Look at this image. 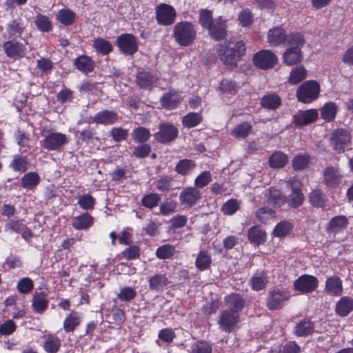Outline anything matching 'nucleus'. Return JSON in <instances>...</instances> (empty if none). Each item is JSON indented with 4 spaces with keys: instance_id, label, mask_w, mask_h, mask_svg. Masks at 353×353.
<instances>
[{
    "instance_id": "obj_1",
    "label": "nucleus",
    "mask_w": 353,
    "mask_h": 353,
    "mask_svg": "<svg viewBox=\"0 0 353 353\" xmlns=\"http://www.w3.org/2000/svg\"><path fill=\"white\" fill-rule=\"evenodd\" d=\"M288 44L290 46L283 53V63L288 66L294 65L301 63L303 59L301 48L305 44L303 34L300 32L290 34Z\"/></svg>"
},
{
    "instance_id": "obj_2",
    "label": "nucleus",
    "mask_w": 353,
    "mask_h": 353,
    "mask_svg": "<svg viewBox=\"0 0 353 353\" xmlns=\"http://www.w3.org/2000/svg\"><path fill=\"white\" fill-rule=\"evenodd\" d=\"M245 51V47L242 41H230L219 46L218 54L225 65L234 67L236 65Z\"/></svg>"
},
{
    "instance_id": "obj_3",
    "label": "nucleus",
    "mask_w": 353,
    "mask_h": 353,
    "mask_svg": "<svg viewBox=\"0 0 353 353\" xmlns=\"http://www.w3.org/2000/svg\"><path fill=\"white\" fill-rule=\"evenodd\" d=\"M172 37L175 42L181 47L192 45L197 37L196 26L189 21H183L174 25Z\"/></svg>"
},
{
    "instance_id": "obj_4",
    "label": "nucleus",
    "mask_w": 353,
    "mask_h": 353,
    "mask_svg": "<svg viewBox=\"0 0 353 353\" xmlns=\"http://www.w3.org/2000/svg\"><path fill=\"white\" fill-rule=\"evenodd\" d=\"M320 90V85L316 81L308 80L298 88L296 98L300 102L310 103L318 99Z\"/></svg>"
},
{
    "instance_id": "obj_5",
    "label": "nucleus",
    "mask_w": 353,
    "mask_h": 353,
    "mask_svg": "<svg viewBox=\"0 0 353 353\" xmlns=\"http://www.w3.org/2000/svg\"><path fill=\"white\" fill-rule=\"evenodd\" d=\"M287 186L291 192L286 197V203L292 208L300 206L304 201L301 182L297 179L292 178L288 181Z\"/></svg>"
},
{
    "instance_id": "obj_6",
    "label": "nucleus",
    "mask_w": 353,
    "mask_h": 353,
    "mask_svg": "<svg viewBox=\"0 0 353 353\" xmlns=\"http://www.w3.org/2000/svg\"><path fill=\"white\" fill-rule=\"evenodd\" d=\"M277 62L275 54L270 50H262L253 56V63L256 67L261 70L272 68Z\"/></svg>"
},
{
    "instance_id": "obj_7",
    "label": "nucleus",
    "mask_w": 353,
    "mask_h": 353,
    "mask_svg": "<svg viewBox=\"0 0 353 353\" xmlns=\"http://www.w3.org/2000/svg\"><path fill=\"white\" fill-rule=\"evenodd\" d=\"M290 293L284 288H276L271 291L267 299V306L271 310L281 308L289 300Z\"/></svg>"
},
{
    "instance_id": "obj_8",
    "label": "nucleus",
    "mask_w": 353,
    "mask_h": 353,
    "mask_svg": "<svg viewBox=\"0 0 353 353\" xmlns=\"http://www.w3.org/2000/svg\"><path fill=\"white\" fill-rule=\"evenodd\" d=\"M68 139L65 134L52 132L46 135L41 141L42 148L48 150H57L68 143Z\"/></svg>"
},
{
    "instance_id": "obj_9",
    "label": "nucleus",
    "mask_w": 353,
    "mask_h": 353,
    "mask_svg": "<svg viewBox=\"0 0 353 353\" xmlns=\"http://www.w3.org/2000/svg\"><path fill=\"white\" fill-rule=\"evenodd\" d=\"M239 322V314L225 310L219 316L218 324L222 331L230 332L237 327Z\"/></svg>"
},
{
    "instance_id": "obj_10",
    "label": "nucleus",
    "mask_w": 353,
    "mask_h": 353,
    "mask_svg": "<svg viewBox=\"0 0 353 353\" xmlns=\"http://www.w3.org/2000/svg\"><path fill=\"white\" fill-rule=\"evenodd\" d=\"M319 285L316 277L310 274L299 276L294 283V289L303 294L314 292Z\"/></svg>"
},
{
    "instance_id": "obj_11",
    "label": "nucleus",
    "mask_w": 353,
    "mask_h": 353,
    "mask_svg": "<svg viewBox=\"0 0 353 353\" xmlns=\"http://www.w3.org/2000/svg\"><path fill=\"white\" fill-rule=\"evenodd\" d=\"M351 143L350 134L343 130H338L332 134L330 144L339 152H344Z\"/></svg>"
},
{
    "instance_id": "obj_12",
    "label": "nucleus",
    "mask_w": 353,
    "mask_h": 353,
    "mask_svg": "<svg viewBox=\"0 0 353 353\" xmlns=\"http://www.w3.org/2000/svg\"><path fill=\"white\" fill-rule=\"evenodd\" d=\"M3 49L6 56L13 59H21L26 54L25 46L14 39L6 41L3 44Z\"/></svg>"
},
{
    "instance_id": "obj_13",
    "label": "nucleus",
    "mask_w": 353,
    "mask_h": 353,
    "mask_svg": "<svg viewBox=\"0 0 353 353\" xmlns=\"http://www.w3.org/2000/svg\"><path fill=\"white\" fill-rule=\"evenodd\" d=\"M177 135V128L170 123H165L160 125L159 130L154 137L158 142L164 143L173 141Z\"/></svg>"
},
{
    "instance_id": "obj_14",
    "label": "nucleus",
    "mask_w": 353,
    "mask_h": 353,
    "mask_svg": "<svg viewBox=\"0 0 353 353\" xmlns=\"http://www.w3.org/2000/svg\"><path fill=\"white\" fill-rule=\"evenodd\" d=\"M117 46L125 54L131 55L137 51V43L134 37L130 34H121L117 38Z\"/></svg>"
},
{
    "instance_id": "obj_15",
    "label": "nucleus",
    "mask_w": 353,
    "mask_h": 353,
    "mask_svg": "<svg viewBox=\"0 0 353 353\" xmlns=\"http://www.w3.org/2000/svg\"><path fill=\"white\" fill-rule=\"evenodd\" d=\"M175 17V10L171 6L163 4L157 10V19L161 25H170L174 22Z\"/></svg>"
},
{
    "instance_id": "obj_16",
    "label": "nucleus",
    "mask_w": 353,
    "mask_h": 353,
    "mask_svg": "<svg viewBox=\"0 0 353 353\" xmlns=\"http://www.w3.org/2000/svg\"><path fill=\"white\" fill-rule=\"evenodd\" d=\"M289 37L290 34L287 35L285 30L280 26L270 29L267 36L268 42L272 47L279 46L285 42L288 43Z\"/></svg>"
},
{
    "instance_id": "obj_17",
    "label": "nucleus",
    "mask_w": 353,
    "mask_h": 353,
    "mask_svg": "<svg viewBox=\"0 0 353 353\" xmlns=\"http://www.w3.org/2000/svg\"><path fill=\"white\" fill-rule=\"evenodd\" d=\"M343 175L338 168L329 166L325 168L323 174V181L330 188L338 186L343 180Z\"/></svg>"
},
{
    "instance_id": "obj_18",
    "label": "nucleus",
    "mask_w": 353,
    "mask_h": 353,
    "mask_svg": "<svg viewBox=\"0 0 353 353\" xmlns=\"http://www.w3.org/2000/svg\"><path fill=\"white\" fill-rule=\"evenodd\" d=\"M200 198V192L196 188L192 187L183 189L179 195L181 203L185 207H192Z\"/></svg>"
},
{
    "instance_id": "obj_19",
    "label": "nucleus",
    "mask_w": 353,
    "mask_h": 353,
    "mask_svg": "<svg viewBox=\"0 0 353 353\" xmlns=\"http://www.w3.org/2000/svg\"><path fill=\"white\" fill-rule=\"evenodd\" d=\"M348 219L345 216H336L333 217L327 226L329 234L335 236L343 232L347 227Z\"/></svg>"
},
{
    "instance_id": "obj_20",
    "label": "nucleus",
    "mask_w": 353,
    "mask_h": 353,
    "mask_svg": "<svg viewBox=\"0 0 353 353\" xmlns=\"http://www.w3.org/2000/svg\"><path fill=\"white\" fill-rule=\"evenodd\" d=\"M319 116L316 109L299 111L293 117L294 122L298 125H306L314 122Z\"/></svg>"
},
{
    "instance_id": "obj_21",
    "label": "nucleus",
    "mask_w": 353,
    "mask_h": 353,
    "mask_svg": "<svg viewBox=\"0 0 353 353\" xmlns=\"http://www.w3.org/2000/svg\"><path fill=\"white\" fill-rule=\"evenodd\" d=\"M118 114L113 110H103L91 118L92 122L102 125H111L117 121Z\"/></svg>"
},
{
    "instance_id": "obj_22",
    "label": "nucleus",
    "mask_w": 353,
    "mask_h": 353,
    "mask_svg": "<svg viewBox=\"0 0 353 353\" xmlns=\"http://www.w3.org/2000/svg\"><path fill=\"white\" fill-rule=\"evenodd\" d=\"M61 345V340L54 334L43 336V348L47 353H57Z\"/></svg>"
},
{
    "instance_id": "obj_23",
    "label": "nucleus",
    "mask_w": 353,
    "mask_h": 353,
    "mask_svg": "<svg viewBox=\"0 0 353 353\" xmlns=\"http://www.w3.org/2000/svg\"><path fill=\"white\" fill-rule=\"evenodd\" d=\"M48 303V294L45 292L34 293L32 300V307L35 312L43 313L47 309Z\"/></svg>"
},
{
    "instance_id": "obj_24",
    "label": "nucleus",
    "mask_w": 353,
    "mask_h": 353,
    "mask_svg": "<svg viewBox=\"0 0 353 353\" xmlns=\"http://www.w3.org/2000/svg\"><path fill=\"white\" fill-rule=\"evenodd\" d=\"M343 283L338 276H331L327 279L325 282V292L332 296H339L343 292Z\"/></svg>"
},
{
    "instance_id": "obj_25",
    "label": "nucleus",
    "mask_w": 353,
    "mask_h": 353,
    "mask_svg": "<svg viewBox=\"0 0 353 353\" xmlns=\"http://www.w3.org/2000/svg\"><path fill=\"white\" fill-rule=\"evenodd\" d=\"M181 101L182 97L178 92L170 91L162 96L161 103L163 108L172 110L176 108Z\"/></svg>"
},
{
    "instance_id": "obj_26",
    "label": "nucleus",
    "mask_w": 353,
    "mask_h": 353,
    "mask_svg": "<svg viewBox=\"0 0 353 353\" xmlns=\"http://www.w3.org/2000/svg\"><path fill=\"white\" fill-rule=\"evenodd\" d=\"M225 21L220 17L216 19L214 23L208 28L210 36L215 40H221L226 34Z\"/></svg>"
},
{
    "instance_id": "obj_27",
    "label": "nucleus",
    "mask_w": 353,
    "mask_h": 353,
    "mask_svg": "<svg viewBox=\"0 0 353 353\" xmlns=\"http://www.w3.org/2000/svg\"><path fill=\"white\" fill-rule=\"evenodd\" d=\"M352 311H353V299L350 296H343L336 303L335 312L340 316H346Z\"/></svg>"
},
{
    "instance_id": "obj_28",
    "label": "nucleus",
    "mask_w": 353,
    "mask_h": 353,
    "mask_svg": "<svg viewBox=\"0 0 353 353\" xmlns=\"http://www.w3.org/2000/svg\"><path fill=\"white\" fill-rule=\"evenodd\" d=\"M225 301L229 308L228 310L235 312L237 314L243 308L245 304L244 300L238 294H232L225 296Z\"/></svg>"
},
{
    "instance_id": "obj_29",
    "label": "nucleus",
    "mask_w": 353,
    "mask_h": 353,
    "mask_svg": "<svg viewBox=\"0 0 353 353\" xmlns=\"http://www.w3.org/2000/svg\"><path fill=\"white\" fill-rule=\"evenodd\" d=\"M307 72L303 65L294 67L289 74L288 81L291 85H296L307 77Z\"/></svg>"
},
{
    "instance_id": "obj_30",
    "label": "nucleus",
    "mask_w": 353,
    "mask_h": 353,
    "mask_svg": "<svg viewBox=\"0 0 353 353\" xmlns=\"http://www.w3.org/2000/svg\"><path fill=\"white\" fill-rule=\"evenodd\" d=\"M158 78L145 71L139 72L137 75V83L141 88H152L157 81Z\"/></svg>"
},
{
    "instance_id": "obj_31",
    "label": "nucleus",
    "mask_w": 353,
    "mask_h": 353,
    "mask_svg": "<svg viewBox=\"0 0 353 353\" xmlns=\"http://www.w3.org/2000/svg\"><path fill=\"white\" fill-rule=\"evenodd\" d=\"M93 224V218L88 213H83L72 220V225L77 230H86Z\"/></svg>"
},
{
    "instance_id": "obj_32",
    "label": "nucleus",
    "mask_w": 353,
    "mask_h": 353,
    "mask_svg": "<svg viewBox=\"0 0 353 353\" xmlns=\"http://www.w3.org/2000/svg\"><path fill=\"white\" fill-rule=\"evenodd\" d=\"M76 68L83 73H88L93 70L94 63L92 60L87 56H79L74 60Z\"/></svg>"
},
{
    "instance_id": "obj_33",
    "label": "nucleus",
    "mask_w": 353,
    "mask_h": 353,
    "mask_svg": "<svg viewBox=\"0 0 353 353\" xmlns=\"http://www.w3.org/2000/svg\"><path fill=\"white\" fill-rule=\"evenodd\" d=\"M81 323V316L76 312H72L65 319L63 327L66 332H73Z\"/></svg>"
},
{
    "instance_id": "obj_34",
    "label": "nucleus",
    "mask_w": 353,
    "mask_h": 353,
    "mask_svg": "<svg viewBox=\"0 0 353 353\" xmlns=\"http://www.w3.org/2000/svg\"><path fill=\"white\" fill-rule=\"evenodd\" d=\"M288 161V157L281 152H276L273 153L269 159V164L271 168H281L284 167Z\"/></svg>"
},
{
    "instance_id": "obj_35",
    "label": "nucleus",
    "mask_w": 353,
    "mask_h": 353,
    "mask_svg": "<svg viewBox=\"0 0 353 353\" xmlns=\"http://www.w3.org/2000/svg\"><path fill=\"white\" fill-rule=\"evenodd\" d=\"M252 128V125L250 123L243 122L234 128L231 134L236 139H244L250 133Z\"/></svg>"
},
{
    "instance_id": "obj_36",
    "label": "nucleus",
    "mask_w": 353,
    "mask_h": 353,
    "mask_svg": "<svg viewBox=\"0 0 353 353\" xmlns=\"http://www.w3.org/2000/svg\"><path fill=\"white\" fill-rule=\"evenodd\" d=\"M268 283L266 274L263 272H257L250 280V285L254 290L259 291L263 289Z\"/></svg>"
},
{
    "instance_id": "obj_37",
    "label": "nucleus",
    "mask_w": 353,
    "mask_h": 353,
    "mask_svg": "<svg viewBox=\"0 0 353 353\" xmlns=\"http://www.w3.org/2000/svg\"><path fill=\"white\" fill-rule=\"evenodd\" d=\"M261 106L269 110H275L281 105L280 98L273 94L265 95L261 101Z\"/></svg>"
},
{
    "instance_id": "obj_38",
    "label": "nucleus",
    "mask_w": 353,
    "mask_h": 353,
    "mask_svg": "<svg viewBox=\"0 0 353 353\" xmlns=\"http://www.w3.org/2000/svg\"><path fill=\"white\" fill-rule=\"evenodd\" d=\"M266 234L257 226L252 227L248 231V239L251 242L261 244L265 241Z\"/></svg>"
},
{
    "instance_id": "obj_39",
    "label": "nucleus",
    "mask_w": 353,
    "mask_h": 353,
    "mask_svg": "<svg viewBox=\"0 0 353 353\" xmlns=\"http://www.w3.org/2000/svg\"><path fill=\"white\" fill-rule=\"evenodd\" d=\"M314 326L310 321H301L294 328L297 336H306L313 332Z\"/></svg>"
},
{
    "instance_id": "obj_40",
    "label": "nucleus",
    "mask_w": 353,
    "mask_h": 353,
    "mask_svg": "<svg viewBox=\"0 0 353 353\" xmlns=\"http://www.w3.org/2000/svg\"><path fill=\"white\" fill-rule=\"evenodd\" d=\"M337 106L334 103L330 102L325 103L321 109V117L326 121H332L336 114Z\"/></svg>"
},
{
    "instance_id": "obj_41",
    "label": "nucleus",
    "mask_w": 353,
    "mask_h": 353,
    "mask_svg": "<svg viewBox=\"0 0 353 353\" xmlns=\"http://www.w3.org/2000/svg\"><path fill=\"white\" fill-rule=\"evenodd\" d=\"M24 27L23 24L17 20H13L10 22L6 28L9 38L20 37L23 32Z\"/></svg>"
},
{
    "instance_id": "obj_42",
    "label": "nucleus",
    "mask_w": 353,
    "mask_h": 353,
    "mask_svg": "<svg viewBox=\"0 0 353 353\" xmlns=\"http://www.w3.org/2000/svg\"><path fill=\"white\" fill-rule=\"evenodd\" d=\"M212 263L210 254L206 251H201L196 259V267L200 270L209 268Z\"/></svg>"
},
{
    "instance_id": "obj_43",
    "label": "nucleus",
    "mask_w": 353,
    "mask_h": 353,
    "mask_svg": "<svg viewBox=\"0 0 353 353\" xmlns=\"http://www.w3.org/2000/svg\"><path fill=\"white\" fill-rule=\"evenodd\" d=\"M76 14L74 12L70 9H61L59 11L57 19L65 26H69L72 24L75 19Z\"/></svg>"
},
{
    "instance_id": "obj_44",
    "label": "nucleus",
    "mask_w": 353,
    "mask_h": 353,
    "mask_svg": "<svg viewBox=\"0 0 353 353\" xmlns=\"http://www.w3.org/2000/svg\"><path fill=\"white\" fill-rule=\"evenodd\" d=\"M168 283L167 277L164 274H155L149 281L150 289L159 291Z\"/></svg>"
},
{
    "instance_id": "obj_45",
    "label": "nucleus",
    "mask_w": 353,
    "mask_h": 353,
    "mask_svg": "<svg viewBox=\"0 0 353 353\" xmlns=\"http://www.w3.org/2000/svg\"><path fill=\"white\" fill-rule=\"evenodd\" d=\"M268 201L275 206H281L286 203V196L282 195L281 192L276 189L269 190Z\"/></svg>"
},
{
    "instance_id": "obj_46",
    "label": "nucleus",
    "mask_w": 353,
    "mask_h": 353,
    "mask_svg": "<svg viewBox=\"0 0 353 353\" xmlns=\"http://www.w3.org/2000/svg\"><path fill=\"white\" fill-rule=\"evenodd\" d=\"M276 216V212L272 209L266 207L260 208L256 212V217L257 219L263 223H266L270 220L274 219Z\"/></svg>"
},
{
    "instance_id": "obj_47",
    "label": "nucleus",
    "mask_w": 353,
    "mask_h": 353,
    "mask_svg": "<svg viewBox=\"0 0 353 353\" xmlns=\"http://www.w3.org/2000/svg\"><path fill=\"white\" fill-rule=\"evenodd\" d=\"M292 230V225L287 221H283L279 223L273 230L274 236L283 237L286 236Z\"/></svg>"
},
{
    "instance_id": "obj_48",
    "label": "nucleus",
    "mask_w": 353,
    "mask_h": 353,
    "mask_svg": "<svg viewBox=\"0 0 353 353\" xmlns=\"http://www.w3.org/2000/svg\"><path fill=\"white\" fill-rule=\"evenodd\" d=\"M93 46L97 52L103 54H108L112 50L111 43L108 41L101 38L94 39Z\"/></svg>"
},
{
    "instance_id": "obj_49",
    "label": "nucleus",
    "mask_w": 353,
    "mask_h": 353,
    "mask_svg": "<svg viewBox=\"0 0 353 353\" xmlns=\"http://www.w3.org/2000/svg\"><path fill=\"white\" fill-rule=\"evenodd\" d=\"M311 204L316 208L324 206L325 199V195L321 190H314L309 195Z\"/></svg>"
},
{
    "instance_id": "obj_50",
    "label": "nucleus",
    "mask_w": 353,
    "mask_h": 353,
    "mask_svg": "<svg viewBox=\"0 0 353 353\" xmlns=\"http://www.w3.org/2000/svg\"><path fill=\"white\" fill-rule=\"evenodd\" d=\"M37 28L41 32H48L52 28V25L50 19L44 15L39 14L34 20Z\"/></svg>"
},
{
    "instance_id": "obj_51",
    "label": "nucleus",
    "mask_w": 353,
    "mask_h": 353,
    "mask_svg": "<svg viewBox=\"0 0 353 353\" xmlns=\"http://www.w3.org/2000/svg\"><path fill=\"white\" fill-rule=\"evenodd\" d=\"M212 347L205 341H199L191 345L190 353H212Z\"/></svg>"
},
{
    "instance_id": "obj_52",
    "label": "nucleus",
    "mask_w": 353,
    "mask_h": 353,
    "mask_svg": "<svg viewBox=\"0 0 353 353\" xmlns=\"http://www.w3.org/2000/svg\"><path fill=\"white\" fill-rule=\"evenodd\" d=\"M150 132L149 130L139 127L133 130L132 133V137L135 142L143 143L148 140L150 137Z\"/></svg>"
},
{
    "instance_id": "obj_53",
    "label": "nucleus",
    "mask_w": 353,
    "mask_h": 353,
    "mask_svg": "<svg viewBox=\"0 0 353 353\" xmlns=\"http://www.w3.org/2000/svg\"><path fill=\"white\" fill-rule=\"evenodd\" d=\"M137 296V292L134 288L123 287L120 289L119 292L117 294V298L125 302H129L133 300Z\"/></svg>"
},
{
    "instance_id": "obj_54",
    "label": "nucleus",
    "mask_w": 353,
    "mask_h": 353,
    "mask_svg": "<svg viewBox=\"0 0 353 353\" xmlns=\"http://www.w3.org/2000/svg\"><path fill=\"white\" fill-rule=\"evenodd\" d=\"M77 203L83 210H89L94 208L95 199L91 194H84L79 197Z\"/></svg>"
},
{
    "instance_id": "obj_55",
    "label": "nucleus",
    "mask_w": 353,
    "mask_h": 353,
    "mask_svg": "<svg viewBox=\"0 0 353 353\" xmlns=\"http://www.w3.org/2000/svg\"><path fill=\"white\" fill-rule=\"evenodd\" d=\"M201 120V114L190 112L183 118V124L188 128H192L199 124Z\"/></svg>"
},
{
    "instance_id": "obj_56",
    "label": "nucleus",
    "mask_w": 353,
    "mask_h": 353,
    "mask_svg": "<svg viewBox=\"0 0 353 353\" xmlns=\"http://www.w3.org/2000/svg\"><path fill=\"white\" fill-rule=\"evenodd\" d=\"M161 201V196L157 193H151L144 196L141 199V203L148 208H153L158 205Z\"/></svg>"
},
{
    "instance_id": "obj_57",
    "label": "nucleus",
    "mask_w": 353,
    "mask_h": 353,
    "mask_svg": "<svg viewBox=\"0 0 353 353\" xmlns=\"http://www.w3.org/2000/svg\"><path fill=\"white\" fill-rule=\"evenodd\" d=\"M239 209V202L231 199L227 201L221 207V211L225 215H232Z\"/></svg>"
},
{
    "instance_id": "obj_58",
    "label": "nucleus",
    "mask_w": 353,
    "mask_h": 353,
    "mask_svg": "<svg viewBox=\"0 0 353 353\" xmlns=\"http://www.w3.org/2000/svg\"><path fill=\"white\" fill-rule=\"evenodd\" d=\"M39 181V176L34 172H28L21 179V182L23 187L28 189H30L35 185Z\"/></svg>"
},
{
    "instance_id": "obj_59",
    "label": "nucleus",
    "mask_w": 353,
    "mask_h": 353,
    "mask_svg": "<svg viewBox=\"0 0 353 353\" xmlns=\"http://www.w3.org/2000/svg\"><path fill=\"white\" fill-rule=\"evenodd\" d=\"M14 171L24 172L28 168V163L25 157L16 155L10 165Z\"/></svg>"
},
{
    "instance_id": "obj_60",
    "label": "nucleus",
    "mask_w": 353,
    "mask_h": 353,
    "mask_svg": "<svg viewBox=\"0 0 353 353\" xmlns=\"http://www.w3.org/2000/svg\"><path fill=\"white\" fill-rule=\"evenodd\" d=\"M310 162V156L306 154L296 156L292 160V167L294 170H303Z\"/></svg>"
},
{
    "instance_id": "obj_61",
    "label": "nucleus",
    "mask_w": 353,
    "mask_h": 353,
    "mask_svg": "<svg viewBox=\"0 0 353 353\" xmlns=\"http://www.w3.org/2000/svg\"><path fill=\"white\" fill-rule=\"evenodd\" d=\"M195 165L192 161L183 159L180 161L176 165V171L182 175H185L190 170L194 168Z\"/></svg>"
},
{
    "instance_id": "obj_62",
    "label": "nucleus",
    "mask_w": 353,
    "mask_h": 353,
    "mask_svg": "<svg viewBox=\"0 0 353 353\" xmlns=\"http://www.w3.org/2000/svg\"><path fill=\"white\" fill-rule=\"evenodd\" d=\"M212 13L208 10H202L199 14V22L201 26L208 29L214 23Z\"/></svg>"
},
{
    "instance_id": "obj_63",
    "label": "nucleus",
    "mask_w": 353,
    "mask_h": 353,
    "mask_svg": "<svg viewBox=\"0 0 353 353\" xmlns=\"http://www.w3.org/2000/svg\"><path fill=\"white\" fill-rule=\"evenodd\" d=\"M17 288L20 293L27 294L33 289L34 284L30 278L24 277L19 280Z\"/></svg>"
},
{
    "instance_id": "obj_64",
    "label": "nucleus",
    "mask_w": 353,
    "mask_h": 353,
    "mask_svg": "<svg viewBox=\"0 0 353 353\" xmlns=\"http://www.w3.org/2000/svg\"><path fill=\"white\" fill-rule=\"evenodd\" d=\"M212 180V175L209 171L201 172L194 181V185L197 188L206 186Z\"/></svg>"
}]
</instances>
